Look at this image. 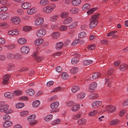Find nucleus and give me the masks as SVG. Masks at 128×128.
I'll use <instances>...</instances> for the list:
<instances>
[{
  "label": "nucleus",
  "instance_id": "2",
  "mask_svg": "<svg viewBox=\"0 0 128 128\" xmlns=\"http://www.w3.org/2000/svg\"><path fill=\"white\" fill-rule=\"evenodd\" d=\"M36 116L34 114H32L29 116L28 118V120L29 122V124L32 125L35 124L37 122L35 120Z\"/></svg>",
  "mask_w": 128,
  "mask_h": 128
},
{
  "label": "nucleus",
  "instance_id": "5",
  "mask_svg": "<svg viewBox=\"0 0 128 128\" xmlns=\"http://www.w3.org/2000/svg\"><path fill=\"white\" fill-rule=\"evenodd\" d=\"M46 30L41 28L38 30L36 32L37 36L38 37H42L46 33Z\"/></svg>",
  "mask_w": 128,
  "mask_h": 128
},
{
  "label": "nucleus",
  "instance_id": "14",
  "mask_svg": "<svg viewBox=\"0 0 128 128\" xmlns=\"http://www.w3.org/2000/svg\"><path fill=\"white\" fill-rule=\"evenodd\" d=\"M86 95V94L84 93H80L76 95V99L78 100H81L85 97Z\"/></svg>",
  "mask_w": 128,
  "mask_h": 128
},
{
  "label": "nucleus",
  "instance_id": "57",
  "mask_svg": "<svg viewBox=\"0 0 128 128\" xmlns=\"http://www.w3.org/2000/svg\"><path fill=\"white\" fill-rule=\"evenodd\" d=\"M100 75V73L95 72L92 75V78L95 79L97 78Z\"/></svg>",
  "mask_w": 128,
  "mask_h": 128
},
{
  "label": "nucleus",
  "instance_id": "56",
  "mask_svg": "<svg viewBox=\"0 0 128 128\" xmlns=\"http://www.w3.org/2000/svg\"><path fill=\"white\" fill-rule=\"evenodd\" d=\"M60 120L59 119H57L53 120L51 124L52 125L58 124H60Z\"/></svg>",
  "mask_w": 128,
  "mask_h": 128
},
{
  "label": "nucleus",
  "instance_id": "1",
  "mask_svg": "<svg viewBox=\"0 0 128 128\" xmlns=\"http://www.w3.org/2000/svg\"><path fill=\"white\" fill-rule=\"evenodd\" d=\"M100 14H95L91 18L89 23V26L90 28L95 27L98 24V20L97 19L99 17Z\"/></svg>",
  "mask_w": 128,
  "mask_h": 128
},
{
  "label": "nucleus",
  "instance_id": "26",
  "mask_svg": "<svg viewBox=\"0 0 128 128\" xmlns=\"http://www.w3.org/2000/svg\"><path fill=\"white\" fill-rule=\"evenodd\" d=\"M59 103L58 102H54L52 103L50 105V108L52 109H55L59 106Z\"/></svg>",
  "mask_w": 128,
  "mask_h": 128
},
{
  "label": "nucleus",
  "instance_id": "38",
  "mask_svg": "<svg viewBox=\"0 0 128 128\" xmlns=\"http://www.w3.org/2000/svg\"><path fill=\"white\" fill-rule=\"evenodd\" d=\"M14 54L13 53L10 52L8 53L6 56L7 58L9 60H12L14 58Z\"/></svg>",
  "mask_w": 128,
  "mask_h": 128
},
{
  "label": "nucleus",
  "instance_id": "61",
  "mask_svg": "<svg viewBox=\"0 0 128 128\" xmlns=\"http://www.w3.org/2000/svg\"><path fill=\"white\" fill-rule=\"evenodd\" d=\"M113 70L114 68H111L110 69L108 72V75H106V77L107 76V78H108V75H110V74H113Z\"/></svg>",
  "mask_w": 128,
  "mask_h": 128
},
{
  "label": "nucleus",
  "instance_id": "20",
  "mask_svg": "<svg viewBox=\"0 0 128 128\" xmlns=\"http://www.w3.org/2000/svg\"><path fill=\"white\" fill-rule=\"evenodd\" d=\"M79 10L78 8L75 7H72L70 10V12L71 14H77L79 12Z\"/></svg>",
  "mask_w": 128,
  "mask_h": 128
},
{
  "label": "nucleus",
  "instance_id": "58",
  "mask_svg": "<svg viewBox=\"0 0 128 128\" xmlns=\"http://www.w3.org/2000/svg\"><path fill=\"white\" fill-rule=\"evenodd\" d=\"M22 58V56L20 54H14V58L15 59H21Z\"/></svg>",
  "mask_w": 128,
  "mask_h": 128
},
{
  "label": "nucleus",
  "instance_id": "40",
  "mask_svg": "<svg viewBox=\"0 0 128 128\" xmlns=\"http://www.w3.org/2000/svg\"><path fill=\"white\" fill-rule=\"evenodd\" d=\"M58 18V15H55L51 16L50 18V20L52 22H55L57 20Z\"/></svg>",
  "mask_w": 128,
  "mask_h": 128
},
{
  "label": "nucleus",
  "instance_id": "25",
  "mask_svg": "<svg viewBox=\"0 0 128 128\" xmlns=\"http://www.w3.org/2000/svg\"><path fill=\"white\" fill-rule=\"evenodd\" d=\"M80 89V87L78 86H73L71 88L72 92L73 93H75L79 91Z\"/></svg>",
  "mask_w": 128,
  "mask_h": 128
},
{
  "label": "nucleus",
  "instance_id": "48",
  "mask_svg": "<svg viewBox=\"0 0 128 128\" xmlns=\"http://www.w3.org/2000/svg\"><path fill=\"white\" fill-rule=\"evenodd\" d=\"M97 9V8H92L88 10L87 11V13L88 14V15H90L94 12Z\"/></svg>",
  "mask_w": 128,
  "mask_h": 128
},
{
  "label": "nucleus",
  "instance_id": "16",
  "mask_svg": "<svg viewBox=\"0 0 128 128\" xmlns=\"http://www.w3.org/2000/svg\"><path fill=\"white\" fill-rule=\"evenodd\" d=\"M60 33L58 32H55L52 34L50 36L53 40H56L58 38L60 35Z\"/></svg>",
  "mask_w": 128,
  "mask_h": 128
},
{
  "label": "nucleus",
  "instance_id": "23",
  "mask_svg": "<svg viewBox=\"0 0 128 128\" xmlns=\"http://www.w3.org/2000/svg\"><path fill=\"white\" fill-rule=\"evenodd\" d=\"M37 10L36 8H32L28 10L27 11V13L28 15H31L35 13Z\"/></svg>",
  "mask_w": 128,
  "mask_h": 128
},
{
  "label": "nucleus",
  "instance_id": "52",
  "mask_svg": "<svg viewBox=\"0 0 128 128\" xmlns=\"http://www.w3.org/2000/svg\"><path fill=\"white\" fill-rule=\"evenodd\" d=\"M68 27V26H67L62 25L60 27L59 30L61 31H65L67 30Z\"/></svg>",
  "mask_w": 128,
  "mask_h": 128
},
{
  "label": "nucleus",
  "instance_id": "36",
  "mask_svg": "<svg viewBox=\"0 0 128 128\" xmlns=\"http://www.w3.org/2000/svg\"><path fill=\"white\" fill-rule=\"evenodd\" d=\"M90 8V4L86 3L84 4L82 7V8L84 10H86Z\"/></svg>",
  "mask_w": 128,
  "mask_h": 128
},
{
  "label": "nucleus",
  "instance_id": "3",
  "mask_svg": "<svg viewBox=\"0 0 128 128\" xmlns=\"http://www.w3.org/2000/svg\"><path fill=\"white\" fill-rule=\"evenodd\" d=\"M105 110L104 111L107 110L109 113H112L114 112L116 110V108L111 105L106 106L105 107Z\"/></svg>",
  "mask_w": 128,
  "mask_h": 128
},
{
  "label": "nucleus",
  "instance_id": "29",
  "mask_svg": "<svg viewBox=\"0 0 128 128\" xmlns=\"http://www.w3.org/2000/svg\"><path fill=\"white\" fill-rule=\"evenodd\" d=\"M43 10L44 12L47 13H50L53 11L50 6H48L44 8Z\"/></svg>",
  "mask_w": 128,
  "mask_h": 128
},
{
  "label": "nucleus",
  "instance_id": "9",
  "mask_svg": "<svg viewBox=\"0 0 128 128\" xmlns=\"http://www.w3.org/2000/svg\"><path fill=\"white\" fill-rule=\"evenodd\" d=\"M20 51L22 54H28L29 52L30 49L28 46H22L21 48Z\"/></svg>",
  "mask_w": 128,
  "mask_h": 128
},
{
  "label": "nucleus",
  "instance_id": "19",
  "mask_svg": "<svg viewBox=\"0 0 128 128\" xmlns=\"http://www.w3.org/2000/svg\"><path fill=\"white\" fill-rule=\"evenodd\" d=\"M78 25V22H74L70 24L68 26L69 28L71 29H73L76 28Z\"/></svg>",
  "mask_w": 128,
  "mask_h": 128
},
{
  "label": "nucleus",
  "instance_id": "11",
  "mask_svg": "<svg viewBox=\"0 0 128 128\" xmlns=\"http://www.w3.org/2000/svg\"><path fill=\"white\" fill-rule=\"evenodd\" d=\"M102 102L100 101H95L92 102V107L94 108H97L100 107L102 104Z\"/></svg>",
  "mask_w": 128,
  "mask_h": 128
},
{
  "label": "nucleus",
  "instance_id": "60",
  "mask_svg": "<svg viewBox=\"0 0 128 128\" xmlns=\"http://www.w3.org/2000/svg\"><path fill=\"white\" fill-rule=\"evenodd\" d=\"M78 71V69L77 68L74 67L70 70L72 74H75Z\"/></svg>",
  "mask_w": 128,
  "mask_h": 128
},
{
  "label": "nucleus",
  "instance_id": "6",
  "mask_svg": "<svg viewBox=\"0 0 128 128\" xmlns=\"http://www.w3.org/2000/svg\"><path fill=\"white\" fill-rule=\"evenodd\" d=\"M10 78V76L9 75L6 74L2 78V85L4 86L7 84Z\"/></svg>",
  "mask_w": 128,
  "mask_h": 128
},
{
  "label": "nucleus",
  "instance_id": "49",
  "mask_svg": "<svg viewBox=\"0 0 128 128\" xmlns=\"http://www.w3.org/2000/svg\"><path fill=\"white\" fill-rule=\"evenodd\" d=\"M86 35V33L84 32L80 33L78 34V37L80 38H82L85 37Z\"/></svg>",
  "mask_w": 128,
  "mask_h": 128
},
{
  "label": "nucleus",
  "instance_id": "15",
  "mask_svg": "<svg viewBox=\"0 0 128 128\" xmlns=\"http://www.w3.org/2000/svg\"><path fill=\"white\" fill-rule=\"evenodd\" d=\"M31 6V4L29 2H24L22 3L21 5L22 8L26 10L30 8Z\"/></svg>",
  "mask_w": 128,
  "mask_h": 128
},
{
  "label": "nucleus",
  "instance_id": "50",
  "mask_svg": "<svg viewBox=\"0 0 128 128\" xmlns=\"http://www.w3.org/2000/svg\"><path fill=\"white\" fill-rule=\"evenodd\" d=\"M35 58L36 60L38 62H40L44 60V58L42 56H35Z\"/></svg>",
  "mask_w": 128,
  "mask_h": 128
},
{
  "label": "nucleus",
  "instance_id": "27",
  "mask_svg": "<svg viewBox=\"0 0 128 128\" xmlns=\"http://www.w3.org/2000/svg\"><path fill=\"white\" fill-rule=\"evenodd\" d=\"M80 108V106L79 104H75L71 108V110L73 112H75L78 110Z\"/></svg>",
  "mask_w": 128,
  "mask_h": 128
},
{
  "label": "nucleus",
  "instance_id": "28",
  "mask_svg": "<svg viewBox=\"0 0 128 128\" xmlns=\"http://www.w3.org/2000/svg\"><path fill=\"white\" fill-rule=\"evenodd\" d=\"M98 97V95L95 93H92L90 95L88 98L90 100H94L97 98Z\"/></svg>",
  "mask_w": 128,
  "mask_h": 128
},
{
  "label": "nucleus",
  "instance_id": "45",
  "mask_svg": "<svg viewBox=\"0 0 128 128\" xmlns=\"http://www.w3.org/2000/svg\"><path fill=\"white\" fill-rule=\"evenodd\" d=\"M22 92L20 90H16L14 91L13 93L15 96H19L22 94Z\"/></svg>",
  "mask_w": 128,
  "mask_h": 128
},
{
  "label": "nucleus",
  "instance_id": "43",
  "mask_svg": "<svg viewBox=\"0 0 128 128\" xmlns=\"http://www.w3.org/2000/svg\"><path fill=\"white\" fill-rule=\"evenodd\" d=\"M49 3L48 0H40L39 4L42 6H44L47 4Z\"/></svg>",
  "mask_w": 128,
  "mask_h": 128
},
{
  "label": "nucleus",
  "instance_id": "13",
  "mask_svg": "<svg viewBox=\"0 0 128 128\" xmlns=\"http://www.w3.org/2000/svg\"><path fill=\"white\" fill-rule=\"evenodd\" d=\"M12 125V122L10 120H7L4 122L2 126L5 128H8L11 126Z\"/></svg>",
  "mask_w": 128,
  "mask_h": 128
},
{
  "label": "nucleus",
  "instance_id": "47",
  "mask_svg": "<svg viewBox=\"0 0 128 128\" xmlns=\"http://www.w3.org/2000/svg\"><path fill=\"white\" fill-rule=\"evenodd\" d=\"M62 78L64 80H66L68 79L69 78L66 72H63L61 75Z\"/></svg>",
  "mask_w": 128,
  "mask_h": 128
},
{
  "label": "nucleus",
  "instance_id": "10",
  "mask_svg": "<svg viewBox=\"0 0 128 128\" xmlns=\"http://www.w3.org/2000/svg\"><path fill=\"white\" fill-rule=\"evenodd\" d=\"M11 21L12 23L17 24L20 23V19L18 17L14 16L11 18Z\"/></svg>",
  "mask_w": 128,
  "mask_h": 128
},
{
  "label": "nucleus",
  "instance_id": "33",
  "mask_svg": "<svg viewBox=\"0 0 128 128\" xmlns=\"http://www.w3.org/2000/svg\"><path fill=\"white\" fill-rule=\"evenodd\" d=\"M53 117V116L52 114H50L46 115L44 118V120L46 122L51 120Z\"/></svg>",
  "mask_w": 128,
  "mask_h": 128
},
{
  "label": "nucleus",
  "instance_id": "32",
  "mask_svg": "<svg viewBox=\"0 0 128 128\" xmlns=\"http://www.w3.org/2000/svg\"><path fill=\"white\" fill-rule=\"evenodd\" d=\"M10 0H0V3L3 5H6V6H10V4H9L8 3Z\"/></svg>",
  "mask_w": 128,
  "mask_h": 128
},
{
  "label": "nucleus",
  "instance_id": "4",
  "mask_svg": "<svg viewBox=\"0 0 128 128\" xmlns=\"http://www.w3.org/2000/svg\"><path fill=\"white\" fill-rule=\"evenodd\" d=\"M44 22V19L42 17L36 18L34 20L35 25L37 26H40L42 25Z\"/></svg>",
  "mask_w": 128,
  "mask_h": 128
},
{
  "label": "nucleus",
  "instance_id": "35",
  "mask_svg": "<svg viewBox=\"0 0 128 128\" xmlns=\"http://www.w3.org/2000/svg\"><path fill=\"white\" fill-rule=\"evenodd\" d=\"M81 0H72L71 3L74 6H77L79 5L81 2Z\"/></svg>",
  "mask_w": 128,
  "mask_h": 128
},
{
  "label": "nucleus",
  "instance_id": "30",
  "mask_svg": "<svg viewBox=\"0 0 128 128\" xmlns=\"http://www.w3.org/2000/svg\"><path fill=\"white\" fill-rule=\"evenodd\" d=\"M112 78H106L105 79V84H107V86L109 87H110L112 81Z\"/></svg>",
  "mask_w": 128,
  "mask_h": 128
},
{
  "label": "nucleus",
  "instance_id": "37",
  "mask_svg": "<svg viewBox=\"0 0 128 128\" xmlns=\"http://www.w3.org/2000/svg\"><path fill=\"white\" fill-rule=\"evenodd\" d=\"M26 94L30 96L33 95L34 93V90L32 89H28L26 91Z\"/></svg>",
  "mask_w": 128,
  "mask_h": 128
},
{
  "label": "nucleus",
  "instance_id": "21",
  "mask_svg": "<svg viewBox=\"0 0 128 128\" xmlns=\"http://www.w3.org/2000/svg\"><path fill=\"white\" fill-rule=\"evenodd\" d=\"M44 42V40L42 38H38L34 42V44L38 46L42 44Z\"/></svg>",
  "mask_w": 128,
  "mask_h": 128
},
{
  "label": "nucleus",
  "instance_id": "12",
  "mask_svg": "<svg viewBox=\"0 0 128 128\" xmlns=\"http://www.w3.org/2000/svg\"><path fill=\"white\" fill-rule=\"evenodd\" d=\"M73 20V18L72 17H68L64 19L63 23L65 25H68L71 23Z\"/></svg>",
  "mask_w": 128,
  "mask_h": 128
},
{
  "label": "nucleus",
  "instance_id": "42",
  "mask_svg": "<svg viewBox=\"0 0 128 128\" xmlns=\"http://www.w3.org/2000/svg\"><path fill=\"white\" fill-rule=\"evenodd\" d=\"M74 104V102L72 100H70L66 102V105L68 107H72Z\"/></svg>",
  "mask_w": 128,
  "mask_h": 128
},
{
  "label": "nucleus",
  "instance_id": "34",
  "mask_svg": "<svg viewBox=\"0 0 128 128\" xmlns=\"http://www.w3.org/2000/svg\"><path fill=\"white\" fill-rule=\"evenodd\" d=\"M4 96L6 98L11 99L14 96L12 92H7L4 94Z\"/></svg>",
  "mask_w": 128,
  "mask_h": 128
},
{
  "label": "nucleus",
  "instance_id": "22",
  "mask_svg": "<svg viewBox=\"0 0 128 128\" xmlns=\"http://www.w3.org/2000/svg\"><path fill=\"white\" fill-rule=\"evenodd\" d=\"M82 112H78L77 114L73 115L72 116V118L74 120H77L78 118L81 117Z\"/></svg>",
  "mask_w": 128,
  "mask_h": 128
},
{
  "label": "nucleus",
  "instance_id": "18",
  "mask_svg": "<svg viewBox=\"0 0 128 128\" xmlns=\"http://www.w3.org/2000/svg\"><path fill=\"white\" fill-rule=\"evenodd\" d=\"M9 106L7 104H2L0 106V112H3L6 111L8 108Z\"/></svg>",
  "mask_w": 128,
  "mask_h": 128
},
{
  "label": "nucleus",
  "instance_id": "24",
  "mask_svg": "<svg viewBox=\"0 0 128 128\" xmlns=\"http://www.w3.org/2000/svg\"><path fill=\"white\" fill-rule=\"evenodd\" d=\"M86 120L84 118L79 119L78 121V124L79 125H84L86 123Z\"/></svg>",
  "mask_w": 128,
  "mask_h": 128
},
{
  "label": "nucleus",
  "instance_id": "41",
  "mask_svg": "<svg viewBox=\"0 0 128 128\" xmlns=\"http://www.w3.org/2000/svg\"><path fill=\"white\" fill-rule=\"evenodd\" d=\"M93 62L92 60H84L83 62V64L84 66H86L90 64Z\"/></svg>",
  "mask_w": 128,
  "mask_h": 128
},
{
  "label": "nucleus",
  "instance_id": "53",
  "mask_svg": "<svg viewBox=\"0 0 128 128\" xmlns=\"http://www.w3.org/2000/svg\"><path fill=\"white\" fill-rule=\"evenodd\" d=\"M68 14V13L66 12H63L60 14L61 17L62 18H64L66 17Z\"/></svg>",
  "mask_w": 128,
  "mask_h": 128
},
{
  "label": "nucleus",
  "instance_id": "44",
  "mask_svg": "<svg viewBox=\"0 0 128 128\" xmlns=\"http://www.w3.org/2000/svg\"><path fill=\"white\" fill-rule=\"evenodd\" d=\"M40 104V102L38 100H36L34 101L32 103V106L34 108L38 106Z\"/></svg>",
  "mask_w": 128,
  "mask_h": 128
},
{
  "label": "nucleus",
  "instance_id": "46",
  "mask_svg": "<svg viewBox=\"0 0 128 128\" xmlns=\"http://www.w3.org/2000/svg\"><path fill=\"white\" fill-rule=\"evenodd\" d=\"M9 25L6 22L0 23V27L2 28H5L8 27Z\"/></svg>",
  "mask_w": 128,
  "mask_h": 128
},
{
  "label": "nucleus",
  "instance_id": "63",
  "mask_svg": "<svg viewBox=\"0 0 128 128\" xmlns=\"http://www.w3.org/2000/svg\"><path fill=\"white\" fill-rule=\"evenodd\" d=\"M97 112L96 110H94L93 112H91L89 113L88 115L90 116H94L96 115Z\"/></svg>",
  "mask_w": 128,
  "mask_h": 128
},
{
  "label": "nucleus",
  "instance_id": "39",
  "mask_svg": "<svg viewBox=\"0 0 128 128\" xmlns=\"http://www.w3.org/2000/svg\"><path fill=\"white\" fill-rule=\"evenodd\" d=\"M26 40L24 38H19L18 40V42L20 44H24L26 42Z\"/></svg>",
  "mask_w": 128,
  "mask_h": 128
},
{
  "label": "nucleus",
  "instance_id": "62",
  "mask_svg": "<svg viewBox=\"0 0 128 128\" xmlns=\"http://www.w3.org/2000/svg\"><path fill=\"white\" fill-rule=\"evenodd\" d=\"M13 31L14 36L17 35L20 33L19 31L17 29L13 30Z\"/></svg>",
  "mask_w": 128,
  "mask_h": 128
},
{
  "label": "nucleus",
  "instance_id": "7",
  "mask_svg": "<svg viewBox=\"0 0 128 128\" xmlns=\"http://www.w3.org/2000/svg\"><path fill=\"white\" fill-rule=\"evenodd\" d=\"M97 83L94 82H92L89 85L88 91L90 92H94V90L97 87Z\"/></svg>",
  "mask_w": 128,
  "mask_h": 128
},
{
  "label": "nucleus",
  "instance_id": "31",
  "mask_svg": "<svg viewBox=\"0 0 128 128\" xmlns=\"http://www.w3.org/2000/svg\"><path fill=\"white\" fill-rule=\"evenodd\" d=\"M119 122V120L117 119H114L111 121L110 123V124L111 125H116L118 124Z\"/></svg>",
  "mask_w": 128,
  "mask_h": 128
},
{
  "label": "nucleus",
  "instance_id": "17",
  "mask_svg": "<svg viewBox=\"0 0 128 128\" xmlns=\"http://www.w3.org/2000/svg\"><path fill=\"white\" fill-rule=\"evenodd\" d=\"M64 46V43L61 42H57L55 46V48L57 50H59L62 48Z\"/></svg>",
  "mask_w": 128,
  "mask_h": 128
},
{
  "label": "nucleus",
  "instance_id": "64",
  "mask_svg": "<svg viewBox=\"0 0 128 128\" xmlns=\"http://www.w3.org/2000/svg\"><path fill=\"white\" fill-rule=\"evenodd\" d=\"M18 14L20 15H22L24 14V12L22 9H18L17 10Z\"/></svg>",
  "mask_w": 128,
  "mask_h": 128
},
{
  "label": "nucleus",
  "instance_id": "55",
  "mask_svg": "<svg viewBox=\"0 0 128 128\" xmlns=\"http://www.w3.org/2000/svg\"><path fill=\"white\" fill-rule=\"evenodd\" d=\"M119 69L121 70L124 71L127 69V66L126 64H122L120 65Z\"/></svg>",
  "mask_w": 128,
  "mask_h": 128
},
{
  "label": "nucleus",
  "instance_id": "51",
  "mask_svg": "<svg viewBox=\"0 0 128 128\" xmlns=\"http://www.w3.org/2000/svg\"><path fill=\"white\" fill-rule=\"evenodd\" d=\"M24 105L23 103H19L16 105V107L18 108H22L24 107Z\"/></svg>",
  "mask_w": 128,
  "mask_h": 128
},
{
  "label": "nucleus",
  "instance_id": "59",
  "mask_svg": "<svg viewBox=\"0 0 128 128\" xmlns=\"http://www.w3.org/2000/svg\"><path fill=\"white\" fill-rule=\"evenodd\" d=\"M28 112L27 110H25L21 112L20 113V115L22 116H24L27 115L28 114Z\"/></svg>",
  "mask_w": 128,
  "mask_h": 128
},
{
  "label": "nucleus",
  "instance_id": "8",
  "mask_svg": "<svg viewBox=\"0 0 128 128\" xmlns=\"http://www.w3.org/2000/svg\"><path fill=\"white\" fill-rule=\"evenodd\" d=\"M10 17L9 14L6 12H4L0 14V19L2 20H7Z\"/></svg>",
  "mask_w": 128,
  "mask_h": 128
},
{
  "label": "nucleus",
  "instance_id": "54",
  "mask_svg": "<svg viewBox=\"0 0 128 128\" xmlns=\"http://www.w3.org/2000/svg\"><path fill=\"white\" fill-rule=\"evenodd\" d=\"M78 62V58L76 57L72 58L71 60V63L74 64H76Z\"/></svg>",
  "mask_w": 128,
  "mask_h": 128
}]
</instances>
